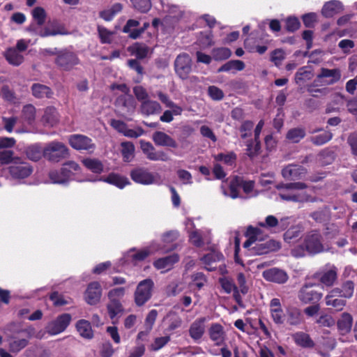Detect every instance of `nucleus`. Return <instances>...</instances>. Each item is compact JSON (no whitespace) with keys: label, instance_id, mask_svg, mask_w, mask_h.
<instances>
[{"label":"nucleus","instance_id":"obj_1","mask_svg":"<svg viewBox=\"0 0 357 357\" xmlns=\"http://www.w3.org/2000/svg\"><path fill=\"white\" fill-rule=\"evenodd\" d=\"M307 188V185L303 182L280 183L276 185V188L281 191L279 195L282 199L294 202H305L309 200L310 196L306 192H297Z\"/></svg>","mask_w":357,"mask_h":357},{"label":"nucleus","instance_id":"obj_2","mask_svg":"<svg viewBox=\"0 0 357 357\" xmlns=\"http://www.w3.org/2000/svg\"><path fill=\"white\" fill-rule=\"evenodd\" d=\"M324 238L319 229L307 231L304 237L303 246L312 255H317L324 251Z\"/></svg>","mask_w":357,"mask_h":357},{"label":"nucleus","instance_id":"obj_3","mask_svg":"<svg viewBox=\"0 0 357 357\" xmlns=\"http://www.w3.org/2000/svg\"><path fill=\"white\" fill-rule=\"evenodd\" d=\"M50 54H56L54 63L61 70L70 71L75 66L80 63V60L76 53L64 49L57 52L47 51Z\"/></svg>","mask_w":357,"mask_h":357},{"label":"nucleus","instance_id":"obj_4","mask_svg":"<svg viewBox=\"0 0 357 357\" xmlns=\"http://www.w3.org/2000/svg\"><path fill=\"white\" fill-rule=\"evenodd\" d=\"M319 284L305 282L298 291V298L303 304H315L319 303L323 293L318 290Z\"/></svg>","mask_w":357,"mask_h":357},{"label":"nucleus","instance_id":"obj_5","mask_svg":"<svg viewBox=\"0 0 357 357\" xmlns=\"http://www.w3.org/2000/svg\"><path fill=\"white\" fill-rule=\"evenodd\" d=\"M43 155L50 161L59 162L68 158L69 151L68 147L62 142H52L44 148Z\"/></svg>","mask_w":357,"mask_h":357},{"label":"nucleus","instance_id":"obj_6","mask_svg":"<svg viewBox=\"0 0 357 357\" xmlns=\"http://www.w3.org/2000/svg\"><path fill=\"white\" fill-rule=\"evenodd\" d=\"M153 286L154 283L150 278L145 279L137 284L134 294L135 303L137 306L144 305L151 298Z\"/></svg>","mask_w":357,"mask_h":357},{"label":"nucleus","instance_id":"obj_7","mask_svg":"<svg viewBox=\"0 0 357 357\" xmlns=\"http://www.w3.org/2000/svg\"><path fill=\"white\" fill-rule=\"evenodd\" d=\"M33 167L29 163L22 161L20 158H16L8 167V172L10 176L15 180L28 178L33 173Z\"/></svg>","mask_w":357,"mask_h":357},{"label":"nucleus","instance_id":"obj_8","mask_svg":"<svg viewBox=\"0 0 357 357\" xmlns=\"http://www.w3.org/2000/svg\"><path fill=\"white\" fill-rule=\"evenodd\" d=\"M31 337V331L27 328L20 329L15 332L9 342V351L12 353H18L25 348Z\"/></svg>","mask_w":357,"mask_h":357},{"label":"nucleus","instance_id":"obj_9","mask_svg":"<svg viewBox=\"0 0 357 357\" xmlns=\"http://www.w3.org/2000/svg\"><path fill=\"white\" fill-rule=\"evenodd\" d=\"M174 70L176 74L183 80L189 77L192 71V59L188 54H178L174 61Z\"/></svg>","mask_w":357,"mask_h":357},{"label":"nucleus","instance_id":"obj_10","mask_svg":"<svg viewBox=\"0 0 357 357\" xmlns=\"http://www.w3.org/2000/svg\"><path fill=\"white\" fill-rule=\"evenodd\" d=\"M340 78L341 73L338 68H321L320 73L317 75L314 81V86L332 85L337 82Z\"/></svg>","mask_w":357,"mask_h":357},{"label":"nucleus","instance_id":"obj_11","mask_svg":"<svg viewBox=\"0 0 357 357\" xmlns=\"http://www.w3.org/2000/svg\"><path fill=\"white\" fill-rule=\"evenodd\" d=\"M68 142L71 147L77 151H86L91 153L96 149V144L93 142L92 139L81 134L70 135Z\"/></svg>","mask_w":357,"mask_h":357},{"label":"nucleus","instance_id":"obj_12","mask_svg":"<svg viewBox=\"0 0 357 357\" xmlns=\"http://www.w3.org/2000/svg\"><path fill=\"white\" fill-rule=\"evenodd\" d=\"M313 278L318 280L324 287H332L337 280V268L332 266L329 269H323L316 272Z\"/></svg>","mask_w":357,"mask_h":357},{"label":"nucleus","instance_id":"obj_13","mask_svg":"<svg viewBox=\"0 0 357 357\" xmlns=\"http://www.w3.org/2000/svg\"><path fill=\"white\" fill-rule=\"evenodd\" d=\"M307 173L305 167L297 164H289L282 169V176L284 178L294 181L303 179Z\"/></svg>","mask_w":357,"mask_h":357},{"label":"nucleus","instance_id":"obj_14","mask_svg":"<svg viewBox=\"0 0 357 357\" xmlns=\"http://www.w3.org/2000/svg\"><path fill=\"white\" fill-rule=\"evenodd\" d=\"M305 322L301 309L294 305L286 307L285 324L290 327H298Z\"/></svg>","mask_w":357,"mask_h":357},{"label":"nucleus","instance_id":"obj_15","mask_svg":"<svg viewBox=\"0 0 357 357\" xmlns=\"http://www.w3.org/2000/svg\"><path fill=\"white\" fill-rule=\"evenodd\" d=\"M270 314L273 321L278 326L285 324L286 310L284 311L280 300L274 298L270 301Z\"/></svg>","mask_w":357,"mask_h":357},{"label":"nucleus","instance_id":"obj_16","mask_svg":"<svg viewBox=\"0 0 357 357\" xmlns=\"http://www.w3.org/2000/svg\"><path fill=\"white\" fill-rule=\"evenodd\" d=\"M130 176L134 182L142 185H150L155 181V176L153 173L143 167L132 169L130 172Z\"/></svg>","mask_w":357,"mask_h":357},{"label":"nucleus","instance_id":"obj_17","mask_svg":"<svg viewBox=\"0 0 357 357\" xmlns=\"http://www.w3.org/2000/svg\"><path fill=\"white\" fill-rule=\"evenodd\" d=\"M140 145L143 153L150 160L167 161L169 160V157L165 152L162 151H156L151 142L142 140L140 142Z\"/></svg>","mask_w":357,"mask_h":357},{"label":"nucleus","instance_id":"obj_18","mask_svg":"<svg viewBox=\"0 0 357 357\" xmlns=\"http://www.w3.org/2000/svg\"><path fill=\"white\" fill-rule=\"evenodd\" d=\"M281 248V243L274 239H269L266 241L261 240L253 247L256 255H262L271 252H275Z\"/></svg>","mask_w":357,"mask_h":357},{"label":"nucleus","instance_id":"obj_19","mask_svg":"<svg viewBox=\"0 0 357 357\" xmlns=\"http://www.w3.org/2000/svg\"><path fill=\"white\" fill-rule=\"evenodd\" d=\"M262 275L266 281L278 284H284L289 279L287 273L284 271L278 268L267 269L263 272Z\"/></svg>","mask_w":357,"mask_h":357},{"label":"nucleus","instance_id":"obj_20","mask_svg":"<svg viewBox=\"0 0 357 357\" xmlns=\"http://www.w3.org/2000/svg\"><path fill=\"white\" fill-rule=\"evenodd\" d=\"M102 296V287L98 282H92L88 284L85 291V299L90 305L97 304Z\"/></svg>","mask_w":357,"mask_h":357},{"label":"nucleus","instance_id":"obj_21","mask_svg":"<svg viewBox=\"0 0 357 357\" xmlns=\"http://www.w3.org/2000/svg\"><path fill=\"white\" fill-rule=\"evenodd\" d=\"M71 315L68 313H63L52 321L50 326V333L53 335L59 334L64 331L71 321Z\"/></svg>","mask_w":357,"mask_h":357},{"label":"nucleus","instance_id":"obj_22","mask_svg":"<svg viewBox=\"0 0 357 357\" xmlns=\"http://www.w3.org/2000/svg\"><path fill=\"white\" fill-rule=\"evenodd\" d=\"M344 10L343 3L338 0H331L324 3L321 13L325 18H331Z\"/></svg>","mask_w":357,"mask_h":357},{"label":"nucleus","instance_id":"obj_23","mask_svg":"<svg viewBox=\"0 0 357 357\" xmlns=\"http://www.w3.org/2000/svg\"><path fill=\"white\" fill-rule=\"evenodd\" d=\"M208 335L211 341L216 346H222L225 344L226 333L224 327L218 323H213L208 328Z\"/></svg>","mask_w":357,"mask_h":357},{"label":"nucleus","instance_id":"obj_24","mask_svg":"<svg viewBox=\"0 0 357 357\" xmlns=\"http://www.w3.org/2000/svg\"><path fill=\"white\" fill-rule=\"evenodd\" d=\"M114 105L123 113H127L134 110L135 101L131 95L123 94L116 98Z\"/></svg>","mask_w":357,"mask_h":357},{"label":"nucleus","instance_id":"obj_25","mask_svg":"<svg viewBox=\"0 0 357 357\" xmlns=\"http://www.w3.org/2000/svg\"><path fill=\"white\" fill-rule=\"evenodd\" d=\"M206 318L204 317L197 318L190 326L189 335L194 341L200 340L205 333V323Z\"/></svg>","mask_w":357,"mask_h":357},{"label":"nucleus","instance_id":"obj_26","mask_svg":"<svg viewBox=\"0 0 357 357\" xmlns=\"http://www.w3.org/2000/svg\"><path fill=\"white\" fill-rule=\"evenodd\" d=\"M180 259L179 255L176 253L169 255L168 256L157 259L153 261V266L158 269L171 270L174 265Z\"/></svg>","mask_w":357,"mask_h":357},{"label":"nucleus","instance_id":"obj_27","mask_svg":"<svg viewBox=\"0 0 357 357\" xmlns=\"http://www.w3.org/2000/svg\"><path fill=\"white\" fill-rule=\"evenodd\" d=\"M153 140L158 146L176 148L178 144L175 139L164 132L156 131L153 135Z\"/></svg>","mask_w":357,"mask_h":357},{"label":"nucleus","instance_id":"obj_28","mask_svg":"<svg viewBox=\"0 0 357 357\" xmlns=\"http://www.w3.org/2000/svg\"><path fill=\"white\" fill-rule=\"evenodd\" d=\"M353 325V317L349 312H343L337 321V327L341 334L349 333Z\"/></svg>","mask_w":357,"mask_h":357},{"label":"nucleus","instance_id":"obj_29","mask_svg":"<svg viewBox=\"0 0 357 357\" xmlns=\"http://www.w3.org/2000/svg\"><path fill=\"white\" fill-rule=\"evenodd\" d=\"M31 89L36 98H51L54 94L50 87L39 83L33 84Z\"/></svg>","mask_w":357,"mask_h":357},{"label":"nucleus","instance_id":"obj_30","mask_svg":"<svg viewBox=\"0 0 357 357\" xmlns=\"http://www.w3.org/2000/svg\"><path fill=\"white\" fill-rule=\"evenodd\" d=\"M76 329L79 333V335L87 340H91L93 337V331L91 323L85 319H80L76 323Z\"/></svg>","mask_w":357,"mask_h":357},{"label":"nucleus","instance_id":"obj_31","mask_svg":"<svg viewBox=\"0 0 357 357\" xmlns=\"http://www.w3.org/2000/svg\"><path fill=\"white\" fill-rule=\"evenodd\" d=\"M140 109L142 114L146 116L159 114L162 110L159 102L148 99L142 102Z\"/></svg>","mask_w":357,"mask_h":357},{"label":"nucleus","instance_id":"obj_32","mask_svg":"<svg viewBox=\"0 0 357 357\" xmlns=\"http://www.w3.org/2000/svg\"><path fill=\"white\" fill-rule=\"evenodd\" d=\"M128 51L137 59H144L147 56L149 48L146 44L137 42L128 47Z\"/></svg>","mask_w":357,"mask_h":357},{"label":"nucleus","instance_id":"obj_33","mask_svg":"<svg viewBox=\"0 0 357 357\" xmlns=\"http://www.w3.org/2000/svg\"><path fill=\"white\" fill-rule=\"evenodd\" d=\"M296 344L303 348H312L314 346L310 336L304 332H298L293 336Z\"/></svg>","mask_w":357,"mask_h":357},{"label":"nucleus","instance_id":"obj_34","mask_svg":"<svg viewBox=\"0 0 357 357\" xmlns=\"http://www.w3.org/2000/svg\"><path fill=\"white\" fill-rule=\"evenodd\" d=\"M104 181L114 185L120 189L123 188L126 185L130 184L128 179L123 176L115 173H110L105 179Z\"/></svg>","mask_w":357,"mask_h":357},{"label":"nucleus","instance_id":"obj_35","mask_svg":"<svg viewBox=\"0 0 357 357\" xmlns=\"http://www.w3.org/2000/svg\"><path fill=\"white\" fill-rule=\"evenodd\" d=\"M107 310L111 319H114L117 316L121 315L124 311L121 301H109L107 305Z\"/></svg>","mask_w":357,"mask_h":357},{"label":"nucleus","instance_id":"obj_36","mask_svg":"<svg viewBox=\"0 0 357 357\" xmlns=\"http://www.w3.org/2000/svg\"><path fill=\"white\" fill-rule=\"evenodd\" d=\"M60 170L61 172V174L63 176V178L67 183L73 176V172H77L79 170V166L75 161H68L63 165V167Z\"/></svg>","mask_w":357,"mask_h":357},{"label":"nucleus","instance_id":"obj_37","mask_svg":"<svg viewBox=\"0 0 357 357\" xmlns=\"http://www.w3.org/2000/svg\"><path fill=\"white\" fill-rule=\"evenodd\" d=\"M42 120L45 124L53 126L58 121V112L55 107H48L45 109Z\"/></svg>","mask_w":357,"mask_h":357},{"label":"nucleus","instance_id":"obj_38","mask_svg":"<svg viewBox=\"0 0 357 357\" xmlns=\"http://www.w3.org/2000/svg\"><path fill=\"white\" fill-rule=\"evenodd\" d=\"M213 35L211 30L200 31L197 38V43L202 48H207L214 45Z\"/></svg>","mask_w":357,"mask_h":357},{"label":"nucleus","instance_id":"obj_39","mask_svg":"<svg viewBox=\"0 0 357 357\" xmlns=\"http://www.w3.org/2000/svg\"><path fill=\"white\" fill-rule=\"evenodd\" d=\"M245 63L241 60H231L220 66L218 73L229 72L231 70L241 71L245 68Z\"/></svg>","mask_w":357,"mask_h":357},{"label":"nucleus","instance_id":"obj_40","mask_svg":"<svg viewBox=\"0 0 357 357\" xmlns=\"http://www.w3.org/2000/svg\"><path fill=\"white\" fill-rule=\"evenodd\" d=\"M5 57L8 62L13 66H19L24 61V56L14 48L8 49L5 53Z\"/></svg>","mask_w":357,"mask_h":357},{"label":"nucleus","instance_id":"obj_41","mask_svg":"<svg viewBox=\"0 0 357 357\" xmlns=\"http://www.w3.org/2000/svg\"><path fill=\"white\" fill-rule=\"evenodd\" d=\"M36 108L33 105H26L22 111V118L27 124L32 125L36 119Z\"/></svg>","mask_w":357,"mask_h":357},{"label":"nucleus","instance_id":"obj_42","mask_svg":"<svg viewBox=\"0 0 357 357\" xmlns=\"http://www.w3.org/2000/svg\"><path fill=\"white\" fill-rule=\"evenodd\" d=\"M305 135L306 132L304 128H294L287 132L286 138L293 143H298Z\"/></svg>","mask_w":357,"mask_h":357},{"label":"nucleus","instance_id":"obj_43","mask_svg":"<svg viewBox=\"0 0 357 357\" xmlns=\"http://www.w3.org/2000/svg\"><path fill=\"white\" fill-rule=\"evenodd\" d=\"M83 165L95 174H100L103 171V165L98 159L86 158L82 160Z\"/></svg>","mask_w":357,"mask_h":357},{"label":"nucleus","instance_id":"obj_44","mask_svg":"<svg viewBox=\"0 0 357 357\" xmlns=\"http://www.w3.org/2000/svg\"><path fill=\"white\" fill-rule=\"evenodd\" d=\"M214 159L218 162H223L227 165L233 166L236 164L237 155L233 151L227 153H220L214 155Z\"/></svg>","mask_w":357,"mask_h":357},{"label":"nucleus","instance_id":"obj_45","mask_svg":"<svg viewBox=\"0 0 357 357\" xmlns=\"http://www.w3.org/2000/svg\"><path fill=\"white\" fill-rule=\"evenodd\" d=\"M132 7L137 11L141 13H148L151 7L152 3L151 0H130Z\"/></svg>","mask_w":357,"mask_h":357},{"label":"nucleus","instance_id":"obj_46","mask_svg":"<svg viewBox=\"0 0 357 357\" xmlns=\"http://www.w3.org/2000/svg\"><path fill=\"white\" fill-rule=\"evenodd\" d=\"M246 146V154L250 159H253L260 153V142H255V139L248 140Z\"/></svg>","mask_w":357,"mask_h":357},{"label":"nucleus","instance_id":"obj_47","mask_svg":"<svg viewBox=\"0 0 357 357\" xmlns=\"http://www.w3.org/2000/svg\"><path fill=\"white\" fill-rule=\"evenodd\" d=\"M212 57L215 61H223L229 59L231 52L228 47H216L212 50Z\"/></svg>","mask_w":357,"mask_h":357},{"label":"nucleus","instance_id":"obj_48","mask_svg":"<svg viewBox=\"0 0 357 357\" xmlns=\"http://www.w3.org/2000/svg\"><path fill=\"white\" fill-rule=\"evenodd\" d=\"M301 22L298 17L295 16H289L284 20V29L287 32L294 33L299 29Z\"/></svg>","mask_w":357,"mask_h":357},{"label":"nucleus","instance_id":"obj_49","mask_svg":"<svg viewBox=\"0 0 357 357\" xmlns=\"http://www.w3.org/2000/svg\"><path fill=\"white\" fill-rule=\"evenodd\" d=\"M121 153L125 162H130L132 158L135 151V146L132 142H125L121 143Z\"/></svg>","mask_w":357,"mask_h":357},{"label":"nucleus","instance_id":"obj_50","mask_svg":"<svg viewBox=\"0 0 357 357\" xmlns=\"http://www.w3.org/2000/svg\"><path fill=\"white\" fill-rule=\"evenodd\" d=\"M192 282L190 287H196L198 290L201 289L206 283V275L202 272L195 273L191 275Z\"/></svg>","mask_w":357,"mask_h":357},{"label":"nucleus","instance_id":"obj_51","mask_svg":"<svg viewBox=\"0 0 357 357\" xmlns=\"http://www.w3.org/2000/svg\"><path fill=\"white\" fill-rule=\"evenodd\" d=\"M31 15L38 26H42L45 24L47 14L43 8L40 6L34 8L31 12Z\"/></svg>","mask_w":357,"mask_h":357},{"label":"nucleus","instance_id":"obj_52","mask_svg":"<svg viewBox=\"0 0 357 357\" xmlns=\"http://www.w3.org/2000/svg\"><path fill=\"white\" fill-rule=\"evenodd\" d=\"M333 137V134L330 131L313 136L310 138L312 143L317 146H321L329 142Z\"/></svg>","mask_w":357,"mask_h":357},{"label":"nucleus","instance_id":"obj_53","mask_svg":"<svg viewBox=\"0 0 357 357\" xmlns=\"http://www.w3.org/2000/svg\"><path fill=\"white\" fill-rule=\"evenodd\" d=\"M347 298H333L326 300V305L333 307L336 311H341L343 310L347 304Z\"/></svg>","mask_w":357,"mask_h":357},{"label":"nucleus","instance_id":"obj_54","mask_svg":"<svg viewBox=\"0 0 357 357\" xmlns=\"http://www.w3.org/2000/svg\"><path fill=\"white\" fill-rule=\"evenodd\" d=\"M98 32L100 38V41L102 44H110L112 43V37L113 32L108 30L102 26H98Z\"/></svg>","mask_w":357,"mask_h":357},{"label":"nucleus","instance_id":"obj_55","mask_svg":"<svg viewBox=\"0 0 357 357\" xmlns=\"http://www.w3.org/2000/svg\"><path fill=\"white\" fill-rule=\"evenodd\" d=\"M126 287H116L110 289L107 293L109 301H121L126 294Z\"/></svg>","mask_w":357,"mask_h":357},{"label":"nucleus","instance_id":"obj_56","mask_svg":"<svg viewBox=\"0 0 357 357\" xmlns=\"http://www.w3.org/2000/svg\"><path fill=\"white\" fill-rule=\"evenodd\" d=\"M354 282L351 280H347L342 284L340 289L344 298H350L353 296L354 291Z\"/></svg>","mask_w":357,"mask_h":357},{"label":"nucleus","instance_id":"obj_57","mask_svg":"<svg viewBox=\"0 0 357 357\" xmlns=\"http://www.w3.org/2000/svg\"><path fill=\"white\" fill-rule=\"evenodd\" d=\"M27 158L33 161H38L42 157V151L38 146H31L26 151Z\"/></svg>","mask_w":357,"mask_h":357},{"label":"nucleus","instance_id":"obj_58","mask_svg":"<svg viewBox=\"0 0 357 357\" xmlns=\"http://www.w3.org/2000/svg\"><path fill=\"white\" fill-rule=\"evenodd\" d=\"M245 236H252L257 241H261L264 240V231L261 229L257 227L250 225L247 227Z\"/></svg>","mask_w":357,"mask_h":357},{"label":"nucleus","instance_id":"obj_59","mask_svg":"<svg viewBox=\"0 0 357 357\" xmlns=\"http://www.w3.org/2000/svg\"><path fill=\"white\" fill-rule=\"evenodd\" d=\"M285 59V53L282 49H275L271 54V61L277 66L279 67L282 61Z\"/></svg>","mask_w":357,"mask_h":357},{"label":"nucleus","instance_id":"obj_60","mask_svg":"<svg viewBox=\"0 0 357 357\" xmlns=\"http://www.w3.org/2000/svg\"><path fill=\"white\" fill-rule=\"evenodd\" d=\"M208 95L215 101H220L224 98V92L216 86H209L208 87Z\"/></svg>","mask_w":357,"mask_h":357},{"label":"nucleus","instance_id":"obj_61","mask_svg":"<svg viewBox=\"0 0 357 357\" xmlns=\"http://www.w3.org/2000/svg\"><path fill=\"white\" fill-rule=\"evenodd\" d=\"M303 24L307 28H313L317 22V15L315 13H308L301 17Z\"/></svg>","mask_w":357,"mask_h":357},{"label":"nucleus","instance_id":"obj_62","mask_svg":"<svg viewBox=\"0 0 357 357\" xmlns=\"http://www.w3.org/2000/svg\"><path fill=\"white\" fill-rule=\"evenodd\" d=\"M241 187V178L236 176L231 181L229 185L230 197L232 199L238 197V188Z\"/></svg>","mask_w":357,"mask_h":357},{"label":"nucleus","instance_id":"obj_63","mask_svg":"<svg viewBox=\"0 0 357 357\" xmlns=\"http://www.w3.org/2000/svg\"><path fill=\"white\" fill-rule=\"evenodd\" d=\"M170 341V337L167 335L164 337H156L153 343L151 344V351H158L165 347Z\"/></svg>","mask_w":357,"mask_h":357},{"label":"nucleus","instance_id":"obj_64","mask_svg":"<svg viewBox=\"0 0 357 357\" xmlns=\"http://www.w3.org/2000/svg\"><path fill=\"white\" fill-rule=\"evenodd\" d=\"M278 224L279 220L278 218L273 215H269L266 217L264 222H259L257 225L261 227L269 229L275 227Z\"/></svg>","mask_w":357,"mask_h":357}]
</instances>
